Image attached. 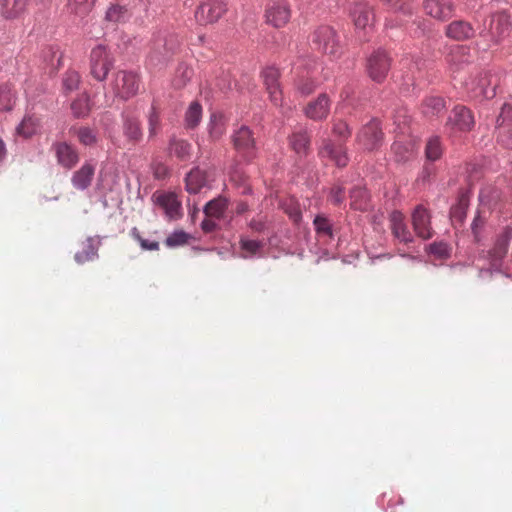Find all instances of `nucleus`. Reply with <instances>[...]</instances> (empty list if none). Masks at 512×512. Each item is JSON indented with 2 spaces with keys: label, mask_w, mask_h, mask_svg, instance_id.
Masks as SVG:
<instances>
[{
  "label": "nucleus",
  "mask_w": 512,
  "mask_h": 512,
  "mask_svg": "<svg viewBox=\"0 0 512 512\" xmlns=\"http://www.w3.org/2000/svg\"><path fill=\"white\" fill-rule=\"evenodd\" d=\"M178 47L175 36L165 32L155 34L151 41L148 62L153 67L165 65L174 55Z\"/></svg>",
  "instance_id": "1"
},
{
  "label": "nucleus",
  "mask_w": 512,
  "mask_h": 512,
  "mask_svg": "<svg viewBox=\"0 0 512 512\" xmlns=\"http://www.w3.org/2000/svg\"><path fill=\"white\" fill-rule=\"evenodd\" d=\"M498 84L499 77L490 70L479 71L464 82L466 90L472 97L486 99L496 95Z\"/></svg>",
  "instance_id": "2"
},
{
  "label": "nucleus",
  "mask_w": 512,
  "mask_h": 512,
  "mask_svg": "<svg viewBox=\"0 0 512 512\" xmlns=\"http://www.w3.org/2000/svg\"><path fill=\"white\" fill-rule=\"evenodd\" d=\"M311 47L313 50L328 55L338 57L341 53L336 31L330 26H319L311 36Z\"/></svg>",
  "instance_id": "3"
},
{
  "label": "nucleus",
  "mask_w": 512,
  "mask_h": 512,
  "mask_svg": "<svg viewBox=\"0 0 512 512\" xmlns=\"http://www.w3.org/2000/svg\"><path fill=\"white\" fill-rule=\"evenodd\" d=\"M110 86L117 97L127 100L137 94L140 76L134 71L119 70L112 75Z\"/></svg>",
  "instance_id": "4"
},
{
  "label": "nucleus",
  "mask_w": 512,
  "mask_h": 512,
  "mask_svg": "<svg viewBox=\"0 0 512 512\" xmlns=\"http://www.w3.org/2000/svg\"><path fill=\"white\" fill-rule=\"evenodd\" d=\"M114 64V58L105 45L99 44L91 50L90 73L97 81H104Z\"/></svg>",
  "instance_id": "5"
},
{
  "label": "nucleus",
  "mask_w": 512,
  "mask_h": 512,
  "mask_svg": "<svg viewBox=\"0 0 512 512\" xmlns=\"http://www.w3.org/2000/svg\"><path fill=\"white\" fill-rule=\"evenodd\" d=\"M350 17L357 30L367 33L375 22L374 7L365 0H358L351 4Z\"/></svg>",
  "instance_id": "6"
},
{
  "label": "nucleus",
  "mask_w": 512,
  "mask_h": 512,
  "mask_svg": "<svg viewBox=\"0 0 512 512\" xmlns=\"http://www.w3.org/2000/svg\"><path fill=\"white\" fill-rule=\"evenodd\" d=\"M227 11L223 0H205L195 11L196 22L200 25L216 23Z\"/></svg>",
  "instance_id": "7"
},
{
  "label": "nucleus",
  "mask_w": 512,
  "mask_h": 512,
  "mask_svg": "<svg viewBox=\"0 0 512 512\" xmlns=\"http://www.w3.org/2000/svg\"><path fill=\"white\" fill-rule=\"evenodd\" d=\"M319 157L325 161L330 162L337 167H345L349 162L347 149L344 143L335 144L331 139L325 138L322 140L318 149Z\"/></svg>",
  "instance_id": "8"
},
{
  "label": "nucleus",
  "mask_w": 512,
  "mask_h": 512,
  "mask_svg": "<svg viewBox=\"0 0 512 512\" xmlns=\"http://www.w3.org/2000/svg\"><path fill=\"white\" fill-rule=\"evenodd\" d=\"M232 142L237 154L246 161H251L256 155L255 140L252 131L242 126L232 135Z\"/></svg>",
  "instance_id": "9"
},
{
  "label": "nucleus",
  "mask_w": 512,
  "mask_h": 512,
  "mask_svg": "<svg viewBox=\"0 0 512 512\" xmlns=\"http://www.w3.org/2000/svg\"><path fill=\"white\" fill-rule=\"evenodd\" d=\"M291 16V6L286 0H276L269 3L265 11L267 23L275 28L286 26Z\"/></svg>",
  "instance_id": "10"
},
{
  "label": "nucleus",
  "mask_w": 512,
  "mask_h": 512,
  "mask_svg": "<svg viewBox=\"0 0 512 512\" xmlns=\"http://www.w3.org/2000/svg\"><path fill=\"white\" fill-rule=\"evenodd\" d=\"M152 200L155 205L163 210L169 220H174L181 217V201L178 199L174 192L156 191L152 195Z\"/></svg>",
  "instance_id": "11"
},
{
  "label": "nucleus",
  "mask_w": 512,
  "mask_h": 512,
  "mask_svg": "<svg viewBox=\"0 0 512 512\" xmlns=\"http://www.w3.org/2000/svg\"><path fill=\"white\" fill-rule=\"evenodd\" d=\"M390 58L385 51L378 50L374 52L367 60V72L369 77L376 81L382 82L390 70Z\"/></svg>",
  "instance_id": "12"
},
{
  "label": "nucleus",
  "mask_w": 512,
  "mask_h": 512,
  "mask_svg": "<svg viewBox=\"0 0 512 512\" xmlns=\"http://www.w3.org/2000/svg\"><path fill=\"white\" fill-rule=\"evenodd\" d=\"M475 121L472 111L465 106L457 105L451 111L446 122V127L451 131H470L474 127Z\"/></svg>",
  "instance_id": "13"
},
{
  "label": "nucleus",
  "mask_w": 512,
  "mask_h": 512,
  "mask_svg": "<svg viewBox=\"0 0 512 512\" xmlns=\"http://www.w3.org/2000/svg\"><path fill=\"white\" fill-rule=\"evenodd\" d=\"M511 28V15L508 11L502 10L491 16L488 33L491 40L498 43L509 35Z\"/></svg>",
  "instance_id": "14"
},
{
  "label": "nucleus",
  "mask_w": 512,
  "mask_h": 512,
  "mask_svg": "<svg viewBox=\"0 0 512 512\" xmlns=\"http://www.w3.org/2000/svg\"><path fill=\"white\" fill-rule=\"evenodd\" d=\"M262 78L271 102L275 106H282L283 93L279 83L280 71L275 67H266L262 71Z\"/></svg>",
  "instance_id": "15"
},
{
  "label": "nucleus",
  "mask_w": 512,
  "mask_h": 512,
  "mask_svg": "<svg viewBox=\"0 0 512 512\" xmlns=\"http://www.w3.org/2000/svg\"><path fill=\"white\" fill-rule=\"evenodd\" d=\"M57 163L65 169H72L77 165L80 156L76 147L66 141H58L52 145Z\"/></svg>",
  "instance_id": "16"
},
{
  "label": "nucleus",
  "mask_w": 512,
  "mask_h": 512,
  "mask_svg": "<svg viewBox=\"0 0 512 512\" xmlns=\"http://www.w3.org/2000/svg\"><path fill=\"white\" fill-rule=\"evenodd\" d=\"M512 239V229L506 227L496 238L493 248L488 252L491 266L499 268L502 260L507 255L510 241Z\"/></svg>",
  "instance_id": "17"
},
{
  "label": "nucleus",
  "mask_w": 512,
  "mask_h": 512,
  "mask_svg": "<svg viewBox=\"0 0 512 512\" xmlns=\"http://www.w3.org/2000/svg\"><path fill=\"white\" fill-rule=\"evenodd\" d=\"M430 214L425 207L418 205L412 213V224L416 235L424 240L433 236Z\"/></svg>",
  "instance_id": "18"
},
{
  "label": "nucleus",
  "mask_w": 512,
  "mask_h": 512,
  "mask_svg": "<svg viewBox=\"0 0 512 512\" xmlns=\"http://www.w3.org/2000/svg\"><path fill=\"white\" fill-rule=\"evenodd\" d=\"M382 140V132L376 120L370 121L357 135V141L366 149H375Z\"/></svg>",
  "instance_id": "19"
},
{
  "label": "nucleus",
  "mask_w": 512,
  "mask_h": 512,
  "mask_svg": "<svg viewBox=\"0 0 512 512\" xmlns=\"http://www.w3.org/2000/svg\"><path fill=\"white\" fill-rule=\"evenodd\" d=\"M423 7L428 15L442 21L449 19L454 12L452 0H425Z\"/></svg>",
  "instance_id": "20"
},
{
  "label": "nucleus",
  "mask_w": 512,
  "mask_h": 512,
  "mask_svg": "<svg viewBox=\"0 0 512 512\" xmlns=\"http://www.w3.org/2000/svg\"><path fill=\"white\" fill-rule=\"evenodd\" d=\"M330 111V100L327 94H320L316 100L309 102L304 108L305 115L314 121L327 118Z\"/></svg>",
  "instance_id": "21"
},
{
  "label": "nucleus",
  "mask_w": 512,
  "mask_h": 512,
  "mask_svg": "<svg viewBox=\"0 0 512 512\" xmlns=\"http://www.w3.org/2000/svg\"><path fill=\"white\" fill-rule=\"evenodd\" d=\"M404 220L405 217L401 212L393 211L390 215V228L399 242L407 244L413 241V236Z\"/></svg>",
  "instance_id": "22"
},
{
  "label": "nucleus",
  "mask_w": 512,
  "mask_h": 512,
  "mask_svg": "<svg viewBox=\"0 0 512 512\" xmlns=\"http://www.w3.org/2000/svg\"><path fill=\"white\" fill-rule=\"evenodd\" d=\"M446 36L456 41H463L471 38L475 30L469 22L456 20L446 26Z\"/></svg>",
  "instance_id": "23"
},
{
  "label": "nucleus",
  "mask_w": 512,
  "mask_h": 512,
  "mask_svg": "<svg viewBox=\"0 0 512 512\" xmlns=\"http://www.w3.org/2000/svg\"><path fill=\"white\" fill-rule=\"evenodd\" d=\"M95 173V167L91 163H84L80 169L74 172L71 182L78 190L87 189L92 182Z\"/></svg>",
  "instance_id": "24"
},
{
  "label": "nucleus",
  "mask_w": 512,
  "mask_h": 512,
  "mask_svg": "<svg viewBox=\"0 0 512 512\" xmlns=\"http://www.w3.org/2000/svg\"><path fill=\"white\" fill-rule=\"evenodd\" d=\"M28 0H1L0 12L6 19L20 17L27 8Z\"/></svg>",
  "instance_id": "25"
},
{
  "label": "nucleus",
  "mask_w": 512,
  "mask_h": 512,
  "mask_svg": "<svg viewBox=\"0 0 512 512\" xmlns=\"http://www.w3.org/2000/svg\"><path fill=\"white\" fill-rule=\"evenodd\" d=\"M207 182V173L199 168H194L186 176V189L189 193L196 194L207 185Z\"/></svg>",
  "instance_id": "26"
},
{
  "label": "nucleus",
  "mask_w": 512,
  "mask_h": 512,
  "mask_svg": "<svg viewBox=\"0 0 512 512\" xmlns=\"http://www.w3.org/2000/svg\"><path fill=\"white\" fill-rule=\"evenodd\" d=\"M69 133L75 136L79 143L84 146H93L98 142L97 131L88 126H72Z\"/></svg>",
  "instance_id": "27"
},
{
  "label": "nucleus",
  "mask_w": 512,
  "mask_h": 512,
  "mask_svg": "<svg viewBox=\"0 0 512 512\" xmlns=\"http://www.w3.org/2000/svg\"><path fill=\"white\" fill-rule=\"evenodd\" d=\"M289 145L296 154L306 155L310 148V135L307 131L294 132L289 137Z\"/></svg>",
  "instance_id": "28"
},
{
  "label": "nucleus",
  "mask_w": 512,
  "mask_h": 512,
  "mask_svg": "<svg viewBox=\"0 0 512 512\" xmlns=\"http://www.w3.org/2000/svg\"><path fill=\"white\" fill-rule=\"evenodd\" d=\"M16 102V91L11 84L0 85V112H7L13 109Z\"/></svg>",
  "instance_id": "29"
},
{
  "label": "nucleus",
  "mask_w": 512,
  "mask_h": 512,
  "mask_svg": "<svg viewBox=\"0 0 512 512\" xmlns=\"http://www.w3.org/2000/svg\"><path fill=\"white\" fill-rule=\"evenodd\" d=\"M40 127L39 119L32 115H27L16 128V133L23 138H29L36 134Z\"/></svg>",
  "instance_id": "30"
},
{
  "label": "nucleus",
  "mask_w": 512,
  "mask_h": 512,
  "mask_svg": "<svg viewBox=\"0 0 512 512\" xmlns=\"http://www.w3.org/2000/svg\"><path fill=\"white\" fill-rule=\"evenodd\" d=\"M445 107L444 99L437 96L427 97L421 106V111L426 117L439 114Z\"/></svg>",
  "instance_id": "31"
},
{
  "label": "nucleus",
  "mask_w": 512,
  "mask_h": 512,
  "mask_svg": "<svg viewBox=\"0 0 512 512\" xmlns=\"http://www.w3.org/2000/svg\"><path fill=\"white\" fill-rule=\"evenodd\" d=\"M97 256V246L96 242L92 238L86 239L83 242V247L81 251H78L75 254V260L78 264H83L88 261H92Z\"/></svg>",
  "instance_id": "32"
},
{
  "label": "nucleus",
  "mask_w": 512,
  "mask_h": 512,
  "mask_svg": "<svg viewBox=\"0 0 512 512\" xmlns=\"http://www.w3.org/2000/svg\"><path fill=\"white\" fill-rule=\"evenodd\" d=\"M351 207L355 210L364 211L369 206L367 191L362 187H355L350 193Z\"/></svg>",
  "instance_id": "33"
},
{
  "label": "nucleus",
  "mask_w": 512,
  "mask_h": 512,
  "mask_svg": "<svg viewBox=\"0 0 512 512\" xmlns=\"http://www.w3.org/2000/svg\"><path fill=\"white\" fill-rule=\"evenodd\" d=\"M191 145L185 141L180 139H171L169 144V150L172 155H175L180 160H186L191 155Z\"/></svg>",
  "instance_id": "34"
},
{
  "label": "nucleus",
  "mask_w": 512,
  "mask_h": 512,
  "mask_svg": "<svg viewBox=\"0 0 512 512\" xmlns=\"http://www.w3.org/2000/svg\"><path fill=\"white\" fill-rule=\"evenodd\" d=\"M443 146L438 136H432L427 140L425 156L429 161H437L443 154Z\"/></svg>",
  "instance_id": "35"
},
{
  "label": "nucleus",
  "mask_w": 512,
  "mask_h": 512,
  "mask_svg": "<svg viewBox=\"0 0 512 512\" xmlns=\"http://www.w3.org/2000/svg\"><path fill=\"white\" fill-rule=\"evenodd\" d=\"M210 138L213 141L220 139L226 131V124L222 115L213 114L208 125Z\"/></svg>",
  "instance_id": "36"
},
{
  "label": "nucleus",
  "mask_w": 512,
  "mask_h": 512,
  "mask_svg": "<svg viewBox=\"0 0 512 512\" xmlns=\"http://www.w3.org/2000/svg\"><path fill=\"white\" fill-rule=\"evenodd\" d=\"M193 76V69L185 64H180L175 72L172 80V85L176 89H181L186 86Z\"/></svg>",
  "instance_id": "37"
},
{
  "label": "nucleus",
  "mask_w": 512,
  "mask_h": 512,
  "mask_svg": "<svg viewBox=\"0 0 512 512\" xmlns=\"http://www.w3.org/2000/svg\"><path fill=\"white\" fill-rule=\"evenodd\" d=\"M227 206V199L221 197L216 198L206 204L204 212L208 217L220 218L227 209Z\"/></svg>",
  "instance_id": "38"
},
{
  "label": "nucleus",
  "mask_w": 512,
  "mask_h": 512,
  "mask_svg": "<svg viewBox=\"0 0 512 512\" xmlns=\"http://www.w3.org/2000/svg\"><path fill=\"white\" fill-rule=\"evenodd\" d=\"M202 118V106L199 102L193 101L186 113H185V124L188 128L196 127Z\"/></svg>",
  "instance_id": "39"
},
{
  "label": "nucleus",
  "mask_w": 512,
  "mask_h": 512,
  "mask_svg": "<svg viewBox=\"0 0 512 512\" xmlns=\"http://www.w3.org/2000/svg\"><path fill=\"white\" fill-rule=\"evenodd\" d=\"M124 134L132 142H138L142 138L140 121L136 118H127L124 122Z\"/></svg>",
  "instance_id": "40"
},
{
  "label": "nucleus",
  "mask_w": 512,
  "mask_h": 512,
  "mask_svg": "<svg viewBox=\"0 0 512 512\" xmlns=\"http://www.w3.org/2000/svg\"><path fill=\"white\" fill-rule=\"evenodd\" d=\"M95 0H68L67 6L71 13L86 15L92 8Z\"/></svg>",
  "instance_id": "41"
},
{
  "label": "nucleus",
  "mask_w": 512,
  "mask_h": 512,
  "mask_svg": "<svg viewBox=\"0 0 512 512\" xmlns=\"http://www.w3.org/2000/svg\"><path fill=\"white\" fill-rule=\"evenodd\" d=\"M467 208L468 199L466 196L462 195L459 198L458 203L451 208L450 216L452 221L461 223L466 217Z\"/></svg>",
  "instance_id": "42"
},
{
  "label": "nucleus",
  "mask_w": 512,
  "mask_h": 512,
  "mask_svg": "<svg viewBox=\"0 0 512 512\" xmlns=\"http://www.w3.org/2000/svg\"><path fill=\"white\" fill-rule=\"evenodd\" d=\"M384 5H386L390 10L394 12H401L405 15L412 13V3L411 0H380Z\"/></svg>",
  "instance_id": "43"
},
{
  "label": "nucleus",
  "mask_w": 512,
  "mask_h": 512,
  "mask_svg": "<svg viewBox=\"0 0 512 512\" xmlns=\"http://www.w3.org/2000/svg\"><path fill=\"white\" fill-rule=\"evenodd\" d=\"M71 109L75 117H85L90 111L89 99L87 95H81L71 104Z\"/></svg>",
  "instance_id": "44"
},
{
  "label": "nucleus",
  "mask_w": 512,
  "mask_h": 512,
  "mask_svg": "<svg viewBox=\"0 0 512 512\" xmlns=\"http://www.w3.org/2000/svg\"><path fill=\"white\" fill-rule=\"evenodd\" d=\"M332 133L340 143H343L351 136V129L343 120H334L332 123Z\"/></svg>",
  "instance_id": "45"
},
{
  "label": "nucleus",
  "mask_w": 512,
  "mask_h": 512,
  "mask_svg": "<svg viewBox=\"0 0 512 512\" xmlns=\"http://www.w3.org/2000/svg\"><path fill=\"white\" fill-rule=\"evenodd\" d=\"M190 235L183 230H177L171 233L165 240V245L174 248L188 243Z\"/></svg>",
  "instance_id": "46"
},
{
  "label": "nucleus",
  "mask_w": 512,
  "mask_h": 512,
  "mask_svg": "<svg viewBox=\"0 0 512 512\" xmlns=\"http://www.w3.org/2000/svg\"><path fill=\"white\" fill-rule=\"evenodd\" d=\"M149 137H154L160 130V112L153 103L148 116Z\"/></svg>",
  "instance_id": "47"
},
{
  "label": "nucleus",
  "mask_w": 512,
  "mask_h": 512,
  "mask_svg": "<svg viewBox=\"0 0 512 512\" xmlns=\"http://www.w3.org/2000/svg\"><path fill=\"white\" fill-rule=\"evenodd\" d=\"M240 246L243 251V257L248 258L256 255L263 247V244L257 240L241 239Z\"/></svg>",
  "instance_id": "48"
},
{
  "label": "nucleus",
  "mask_w": 512,
  "mask_h": 512,
  "mask_svg": "<svg viewBox=\"0 0 512 512\" xmlns=\"http://www.w3.org/2000/svg\"><path fill=\"white\" fill-rule=\"evenodd\" d=\"M498 143L507 149H512V125H498Z\"/></svg>",
  "instance_id": "49"
},
{
  "label": "nucleus",
  "mask_w": 512,
  "mask_h": 512,
  "mask_svg": "<svg viewBox=\"0 0 512 512\" xmlns=\"http://www.w3.org/2000/svg\"><path fill=\"white\" fill-rule=\"evenodd\" d=\"M80 75L77 71L69 70L63 76V87L66 91H73L78 88Z\"/></svg>",
  "instance_id": "50"
},
{
  "label": "nucleus",
  "mask_w": 512,
  "mask_h": 512,
  "mask_svg": "<svg viewBox=\"0 0 512 512\" xmlns=\"http://www.w3.org/2000/svg\"><path fill=\"white\" fill-rule=\"evenodd\" d=\"M295 86L298 93L302 96H308L315 90L316 83L310 77H303L296 82Z\"/></svg>",
  "instance_id": "51"
},
{
  "label": "nucleus",
  "mask_w": 512,
  "mask_h": 512,
  "mask_svg": "<svg viewBox=\"0 0 512 512\" xmlns=\"http://www.w3.org/2000/svg\"><path fill=\"white\" fill-rule=\"evenodd\" d=\"M314 227L318 234L325 235L328 237H332V226L329 220L324 216H317L314 219Z\"/></svg>",
  "instance_id": "52"
},
{
  "label": "nucleus",
  "mask_w": 512,
  "mask_h": 512,
  "mask_svg": "<svg viewBox=\"0 0 512 512\" xmlns=\"http://www.w3.org/2000/svg\"><path fill=\"white\" fill-rule=\"evenodd\" d=\"M126 10L123 6L112 5L108 8L105 18L110 22H119L125 16Z\"/></svg>",
  "instance_id": "53"
},
{
  "label": "nucleus",
  "mask_w": 512,
  "mask_h": 512,
  "mask_svg": "<svg viewBox=\"0 0 512 512\" xmlns=\"http://www.w3.org/2000/svg\"><path fill=\"white\" fill-rule=\"evenodd\" d=\"M132 235L139 242L142 249L150 251H155L159 249V243L157 241H149L147 239L142 238L136 228L132 230Z\"/></svg>",
  "instance_id": "54"
},
{
  "label": "nucleus",
  "mask_w": 512,
  "mask_h": 512,
  "mask_svg": "<svg viewBox=\"0 0 512 512\" xmlns=\"http://www.w3.org/2000/svg\"><path fill=\"white\" fill-rule=\"evenodd\" d=\"M392 150L396 156L397 161L408 160L412 154L411 151L408 149V147L403 145L400 142H395L392 145Z\"/></svg>",
  "instance_id": "55"
},
{
  "label": "nucleus",
  "mask_w": 512,
  "mask_h": 512,
  "mask_svg": "<svg viewBox=\"0 0 512 512\" xmlns=\"http://www.w3.org/2000/svg\"><path fill=\"white\" fill-rule=\"evenodd\" d=\"M498 125H512V106L505 104L503 105L500 115L497 119Z\"/></svg>",
  "instance_id": "56"
},
{
  "label": "nucleus",
  "mask_w": 512,
  "mask_h": 512,
  "mask_svg": "<svg viewBox=\"0 0 512 512\" xmlns=\"http://www.w3.org/2000/svg\"><path fill=\"white\" fill-rule=\"evenodd\" d=\"M344 198H345L344 188L342 186L335 185L334 187L331 188L329 200L333 204H335V205L341 204L343 202Z\"/></svg>",
  "instance_id": "57"
},
{
  "label": "nucleus",
  "mask_w": 512,
  "mask_h": 512,
  "mask_svg": "<svg viewBox=\"0 0 512 512\" xmlns=\"http://www.w3.org/2000/svg\"><path fill=\"white\" fill-rule=\"evenodd\" d=\"M430 252L439 258H444L448 256V246L443 242L433 243L429 248Z\"/></svg>",
  "instance_id": "58"
},
{
  "label": "nucleus",
  "mask_w": 512,
  "mask_h": 512,
  "mask_svg": "<svg viewBox=\"0 0 512 512\" xmlns=\"http://www.w3.org/2000/svg\"><path fill=\"white\" fill-rule=\"evenodd\" d=\"M465 51H466V48L463 47V46H456L454 47L452 50H451V53L449 55V59L448 61L449 62H453L455 63L456 62V58L457 56H460V55H464L465 54Z\"/></svg>",
  "instance_id": "59"
},
{
  "label": "nucleus",
  "mask_w": 512,
  "mask_h": 512,
  "mask_svg": "<svg viewBox=\"0 0 512 512\" xmlns=\"http://www.w3.org/2000/svg\"><path fill=\"white\" fill-rule=\"evenodd\" d=\"M484 218L481 217V215L478 213L473 222H472V225H471V228H472V231L474 233V236L477 237L478 235V230L479 228H481L483 225H484Z\"/></svg>",
  "instance_id": "60"
},
{
  "label": "nucleus",
  "mask_w": 512,
  "mask_h": 512,
  "mask_svg": "<svg viewBox=\"0 0 512 512\" xmlns=\"http://www.w3.org/2000/svg\"><path fill=\"white\" fill-rule=\"evenodd\" d=\"M287 213L294 223H298L301 220L302 215L301 211L298 208H291L290 210L287 211Z\"/></svg>",
  "instance_id": "61"
},
{
  "label": "nucleus",
  "mask_w": 512,
  "mask_h": 512,
  "mask_svg": "<svg viewBox=\"0 0 512 512\" xmlns=\"http://www.w3.org/2000/svg\"><path fill=\"white\" fill-rule=\"evenodd\" d=\"M214 228H215V223L212 220L205 219L202 222V229L205 232H211V231H213Z\"/></svg>",
  "instance_id": "62"
},
{
  "label": "nucleus",
  "mask_w": 512,
  "mask_h": 512,
  "mask_svg": "<svg viewBox=\"0 0 512 512\" xmlns=\"http://www.w3.org/2000/svg\"><path fill=\"white\" fill-rule=\"evenodd\" d=\"M6 156V148L4 142L0 139V162L5 158Z\"/></svg>",
  "instance_id": "63"
},
{
  "label": "nucleus",
  "mask_w": 512,
  "mask_h": 512,
  "mask_svg": "<svg viewBox=\"0 0 512 512\" xmlns=\"http://www.w3.org/2000/svg\"><path fill=\"white\" fill-rule=\"evenodd\" d=\"M247 209H248V205L246 203H239L237 205L236 212L241 214V213H244L245 211H247Z\"/></svg>",
  "instance_id": "64"
}]
</instances>
